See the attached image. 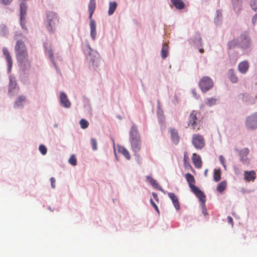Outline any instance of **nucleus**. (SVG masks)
Masks as SVG:
<instances>
[{"instance_id":"19","label":"nucleus","mask_w":257,"mask_h":257,"mask_svg":"<svg viewBox=\"0 0 257 257\" xmlns=\"http://www.w3.org/2000/svg\"><path fill=\"white\" fill-rule=\"evenodd\" d=\"M96 8V3L95 0H90L88 4V11L89 13V19H92V15Z\"/></svg>"},{"instance_id":"10","label":"nucleus","mask_w":257,"mask_h":257,"mask_svg":"<svg viewBox=\"0 0 257 257\" xmlns=\"http://www.w3.org/2000/svg\"><path fill=\"white\" fill-rule=\"evenodd\" d=\"M249 153V150L247 148H244L239 151L238 155L240 161L244 164L248 165L249 164V159L247 155Z\"/></svg>"},{"instance_id":"22","label":"nucleus","mask_w":257,"mask_h":257,"mask_svg":"<svg viewBox=\"0 0 257 257\" xmlns=\"http://www.w3.org/2000/svg\"><path fill=\"white\" fill-rule=\"evenodd\" d=\"M183 162L185 168L190 170L193 169L192 167L189 163V158L188 156V154L186 152L184 153Z\"/></svg>"},{"instance_id":"47","label":"nucleus","mask_w":257,"mask_h":257,"mask_svg":"<svg viewBox=\"0 0 257 257\" xmlns=\"http://www.w3.org/2000/svg\"><path fill=\"white\" fill-rule=\"evenodd\" d=\"M216 16L218 18H221L222 17V12L221 10H217L216 11Z\"/></svg>"},{"instance_id":"28","label":"nucleus","mask_w":257,"mask_h":257,"mask_svg":"<svg viewBox=\"0 0 257 257\" xmlns=\"http://www.w3.org/2000/svg\"><path fill=\"white\" fill-rule=\"evenodd\" d=\"M25 100V97L24 96H20L17 99L15 103V107H20L23 106V102Z\"/></svg>"},{"instance_id":"6","label":"nucleus","mask_w":257,"mask_h":257,"mask_svg":"<svg viewBox=\"0 0 257 257\" xmlns=\"http://www.w3.org/2000/svg\"><path fill=\"white\" fill-rule=\"evenodd\" d=\"M213 80L208 76L201 78L199 83V86L203 92H206L213 86Z\"/></svg>"},{"instance_id":"32","label":"nucleus","mask_w":257,"mask_h":257,"mask_svg":"<svg viewBox=\"0 0 257 257\" xmlns=\"http://www.w3.org/2000/svg\"><path fill=\"white\" fill-rule=\"evenodd\" d=\"M226 182L222 181L218 184L216 189L218 192L222 193L226 188Z\"/></svg>"},{"instance_id":"3","label":"nucleus","mask_w":257,"mask_h":257,"mask_svg":"<svg viewBox=\"0 0 257 257\" xmlns=\"http://www.w3.org/2000/svg\"><path fill=\"white\" fill-rule=\"evenodd\" d=\"M59 24V17L57 13L54 12H48L47 13L45 26L50 33L55 32Z\"/></svg>"},{"instance_id":"41","label":"nucleus","mask_w":257,"mask_h":257,"mask_svg":"<svg viewBox=\"0 0 257 257\" xmlns=\"http://www.w3.org/2000/svg\"><path fill=\"white\" fill-rule=\"evenodd\" d=\"M46 52L47 54L49 55V57L50 59L51 60V61L53 60V54L52 52V50L51 49H48L46 50Z\"/></svg>"},{"instance_id":"36","label":"nucleus","mask_w":257,"mask_h":257,"mask_svg":"<svg viewBox=\"0 0 257 257\" xmlns=\"http://www.w3.org/2000/svg\"><path fill=\"white\" fill-rule=\"evenodd\" d=\"M81 127L83 129H85L88 126L89 122L84 119H81L79 122Z\"/></svg>"},{"instance_id":"15","label":"nucleus","mask_w":257,"mask_h":257,"mask_svg":"<svg viewBox=\"0 0 257 257\" xmlns=\"http://www.w3.org/2000/svg\"><path fill=\"white\" fill-rule=\"evenodd\" d=\"M3 53L4 56H5L6 60L8 62V67L9 68H11L13 64V61L8 49L6 47L3 48Z\"/></svg>"},{"instance_id":"26","label":"nucleus","mask_w":257,"mask_h":257,"mask_svg":"<svg viewBox=\"0 0 257 257\" xmlns=\"http://www.w3.org/2000/svg\"><path fill=\"white\" fill-rule=\"evenodd\" d=\"M239 42L237 41L235 39H233L231 41L228 42L227 43V47L229 50L233 49L236 47H238Z\"/></svg>"},{"instance_id":"8","label":"nucleus","mask_w":257,"mask_h":257,"mask_svg":"<svg viewBox=\"0 0 257 257\" xmlns=\"http://www.w3.org/2000/svg\"><path fill=\"white\" fill-rule=\"evenodd\" d=\"M238 47L242 49H248L251 46V40L246 34L243 33L240 36Z\"/></svg>"},{"instance_id":"23","label":"nucleus","mask_w":257,"mask_h":257,"mask_svg":"<svg viewBox=\"0 0 257 257\" xmlns=\"http://www.w3.org/2000/svg\"><path fill=\"white\" fill-rule=\"evenodd\" d=\"M118 151L122 154L127 160L131 159V156L128 151L123 146H118Z\"/></svg>"},{"instance_id":"31","label":"nucleus","mask_w":257,"mask_h":257,"mask_svg":"<svg viewBox=\"0 0 257 257\" xmlns=\"http://www.w3.org/2000/svg\"><path fill=\"white\" fill-rule=\"evenodd\" d=\"M168 52V45L167 44H163L161 50V57L163 59H165L167 57Z\"/></svg>"},{"instance_id":"21","label":"nucleus","mask_w":257,"mask_h":257,"mask_svg":"<svg viewBox=\"0 0 257 257\" xmlns=\"http://www.w3.org/2000/svg\"><path fill=\"white\" fill-rule=\"evenodd\" d=\"M171 2L177 9L182 10L185 7L184 3L182 0H171Z\"/></svg>"},{"instance_id":"7","label":"nucleus","mask_w":257,"mask_h":257,"mask_svg":"<svg viewBox=\"0 0 257 257\" xmlns=\"http://www.w3.org/2000/svg\"><path fill=\"white\" fill-rule=\"evenodd\" d=\"M192 143L196 149H202L205 144V142L202 136L199 134H195L192 136Z\"/></svg>"},{"instance_id":"14","label":"nucleus","mask_w":257,"mask_h":257,"mask_svg":"<svg viewBox=\"0 0 257 257\" xmlns=\"http://www.w3.org/2000/svg\"><path fill=\"white\" fill-rule=\"evenodd\" d=\"M256 178V173L254 171H244V179L247 182L253 181Z\"/></svg>"},{"instance_id":"25","label":"nucleus","mask_w":257,"mask_h":257,"mask_svg":"<svg viewBox=\"0 0 257 257\" xmlns=\"http://www.w3.org/2000/svg\"><path fill=\"white\" fill-rule=\"evenodd\" d=\"M117 6V4L116 2H110L109 4V10H108V15H112L114 12Z\"/></svg>"},{"instance_id":"42","label":"nucleus","mask_w":257,"mask_h":257,"mask_svg":"<svg viewBox=\"0 0 257 257\" xmlns=\"http://www.w3.org/2000/svg\"><path fill=\"white\" fill-rule=\"evenodd\" d=\"M150 203L154 206V207L155 208V210L158 213H159V210L158 209V207L157 205L154 203V202L153 201V199L152 198L150 199Z\"/></svg>"},{"instance_id":"9","label":"nucleus","mask_w":257,"mask_h":257,"mask_svg":"<svg viewBox=\"0 0 257 257\" xmlns=\"http://www.w3.org/2000/svg\"><path fill=\"white\" fill-rule=\"evenodd\" d=\"M245 125L249 130H255L257 128V112L246 117Z\"/></svg>"},{"instance_id":"29","label":"nucleus","mask_w":257,"mask_h":257,"mask_svg":"<svg viewBox=\"0 0 257 257\" xmlns=\"http://www.w3.org/2000/svg\"><path fill=\"white\" fill-rule=\"evenodd\" d=\"M147 180L148 182L154 187H156L158 189H159L160 190H162V188L160 187V186L158 185L157 181L154 179L152 177L147 176L146 177Z\"/></svg>"},{"instance_id":"53","label":"nucleus","mask_w":257,"mask_h":257,"mask_svg":"<svg viewBox=\"0 0 257 257\" xmlns=\"http://www.w3.org/2000/svg\"><path fill=\"white\" fill-rule=\"evenodd\" d=\"M207 171L206 170V171H205V175H206Z\"/></svg>"},{"instance_id":"48","label":"nucleus","mask_w":257,"mask_h":257,"mask_svg":"<svg viewBox=\"0 0 257 257\" xmlns=\"http://www.w3.org/2000/svg\"><path fill=\"white\" fill-rule=\"evenodd\" d=\"M192 93H193V96L196 98H198V97H199V96L198 95H197L196 92V90L195 89H193L192 90Z\"/></svg>"},{"instance_id":"4","label":"nucleus","mask_w":257,"mask_h":257,"mask_svg":"<svg viewBox=\"0 0 257 257\" xmlns=\"http://www.w3.org/2000/svg\"><path fill=\"white\" fill-rule=\"evenodd\" d=\"M185 178L191 191L195 194L201 202L204 203L206 201L205 195L195 185V181L194 176L190 173H188L185 175Z\"/></svg>"},{"instance_id":"54","label":"nucleus","mask_w":257,"mask_h":257,"mask_svg":"<svg viewBox=\"0 0 257 257\" xmlns=\"http://www.w3.org/2000/svg\"><path fill=\"white\" fill-rule=\"evenodd\" d=\"M238 7V10H239L240 9V5H239Z\"/></svg>"},{"instance_id":"44","label":"nucleus","mask_w":257,"mask_h":257,"mask_svg":"<svg viewBox=\"0 0 257 257\" xmlns=\"http://www.w3.org/2000/svg\"><path fill=\"white\" fill-rule=\"evenodd\" d=\"M252 23L253 26L257 23V13L252 18Z\"/></svg>"},{"instance_id":"37","label":"nucleus","mask_w":257,"mask_h":257,"mask_svg":"<svg viewBox=\"0 0 257 257\" xmlns=\"http://www.w3.org/2000/svg\"><path fill=\"white\" fill-rule=\"evenodd\" d=\"M69 162L70 164H71L73 166H75L77 164V160L76 159L74 155H72L69 159Z\"/></svg>"},{"instance_id":"12","label":"nucleus","mask_w":257,"mask_h":257,"mask_svg":"<svg viewBox=\"0 0 257 257\" xmlns=\"http://www.w3.org/2000/svg\"><path fill=\"white\" fill-rule=\"evenodd\" d=\"M60 100L61 105L66 108L70 107L71 103L69 101L66 94L64 92H61L60 95Z\"/></svg>"},{"instance_id":"51","label":"nucleus","mask_w":257,"mask_h":257,"mask_svg":"<svg viewBox=\"0 0 257 257\" xmlns=\"http://www.w3.org/2000/svg\"><path fill=\"white\" fill-rule=\"evenodd\" d=\"M199 51H200V52L201 53H204V49L201 48V49H200L199 50Z\"/></svg>"},{"instance_id":"30","label":"nucleus","mask_w":257,"mask_h":257,"mask_svg":"<svg viewBox=\"0 0 257 257\" xmlns=\"http://www.w3.org/2000/svg\"><path fill=\"white\" fill-rule=\"evenodd\" d=\"M20 10H21V21L25 18L24 16L26 13L27 11V6L25 3H22L20 5Z\"/></svg>"},{"instance_id":"33","label":"nucleus","mask_w":257,"mask_h":257,"mask_svg":"<svg viewBox=\"0 0 257 257\" xmlns=\"http://www.w3.org/2000/svg\"><path fill=\"white\" fill-rule=\"evenodd\" d=\"M201 41V35L199 33L195 34V38L194 39H190V42L193 44L198 43L200 44Z\"/></svg>"},{"instance_id":"27","label":"nucleus","mask_w":257,"mask_h":257,"mask_svg":"<svg viewBox=\"0 0 257 257\" xmlns=\"http://www.w3.org/2000/svg\"><path fill=\"white\" fill-rule=\"evenodd\" d=\"M9 34V30L7 27L2 24L0 25V36H7Z\"/></svg>"},{"instance_id":"5","label":"nucleus","mask_w":257,"mask_h":257,"mask_svg":"<svg viewBox=\"0 0 257 257\" xmlns=\"http://www.w3.org/2000/svg\"><path fill=\"white\" fill-rule=\"evenodd\" d=\"M199 115L198 112L193 110L188 118V126L195 132L199 131L202 124V121L198 117Z\"/></svg>"},{"instance_id":"2","label":"nucleus","mask_w":257,"mask_h":257,"mask_svg":"<svg viewBox=\"0 0 257 257\" xmlns=\"http://www.w3.org/2000/svg\"><path fill=\"white\" fill-rule=\"evenodd\" d=\"M130 140L132 150L135 153V155L139 157L136 153L141 150V140L138 130L135 125H133L130 133Z\"/></svg>"},{"instance_id":"16","label":"nucleus","mask_w":257,"mask_h":257,"mask_svg":"<svg viewBox=\"0 0 257 257\" xmlns=\"http://www.w3.org/2000/svg\"><path fill=\"white\" fill-rule=\"evenodd\" d=\"M170 132L171 135L172 141L175 145L178 144L180 140L178 131L176 129L171 128L170 130Z\"/></svg>"},{"instance_id":"20","label":"nucleus","mask_w":257,"mask_h":257,"mask_svg":"<svg viewBox=\"0 0 257 257\" xmlns=\"http://www.w3.org/2000/svg\"><path fill=\"white\" fill-rule=\"evenodd\" d=\"M228 78L232 83H237L238 81V77H237L234 70L233 69H229L227 73Z\"/></svg>"},{"instance_id":"50","label":"nucleus","mask_w":257,"mask_h":257,"mask_svg":"<svg viewBox=\"0 0 257 257\" xmlns=\"http://www.w3.org/2000/svg\"><path fill=\"white\" fill-rule=\"evenodd\" d=\"M219 160L220 161V162H221V163L222 164H224V158H223V157L222 156H220V157H219Z\"/></svg>"},{"instance_id":"52","label":"nucleus","mask_w":257,"mask_h":257,"mask_svg":"<svg viewBox=\"0 0 257 257\" xmlns=\"http://www.w3.org/2000/svg\"><path fill=\"white\" fill-rule=\"evenodd\" d=\"M233 7H234V10H236V7L234 5H233Z\"/></svg>"},{"instance_id":"45","label":"nucleus","mask_w":257,"mask_h":257,"mask_svg":"<svg viewBox=\"0 0 257 257\" xmlns=\"http://www.w3.org/2000/svg\"><path fill=\"white\" fill-rule=\"evenodd\" d=\"M12 1L13 0H0V2L1 3L6 5L10 4Z\"/></svg>"},{"instance_id":"17","label":"nucleus","mask_w":257,"mask_h":257,"mask_svg":"<svg viewBox=\"0 0 257 257\" xmlns=\"http://www.w3.org/2000/svg\"><path fill=\"white\" fill-rule=\"evenodd\" d=\"M168 196L172 200L175 208L177 210H179L180 204L177 196L174 193H169Z\"/></svg>"},{"instance_id":"38","label":"nucleus","mask_w":257,"mask_h":257,"mask_svg":"<svg viewBox=\"0 0 257 257\" xmlns=\"http://www.w3.org/2000/svg\"><path fill=\"white\" fill-rule=\"evenodd\" d=\"M250 6L253 10L257 11V0H251L250 2Z\"/></svg>"},{"instance_id":"49","label":"nucleus","mask_w":257,"mask_h":257,"mask_svg":"<svg viewBox=\"0 0 257 257\" xmlns=\"http://www.w3.org/2000/svg\"><path fill=\"white\" fill-rule=\"evenodd\" d=\"M152 195L153 196L154 198L156 199V200L157 201H158L159 198L157 194L155 192H153Z\"/></svg>"},{"instance_id":"46","label":"nucleus","mask_w":257,"mask_h":257,"mask_svg":"<svg viewBox=\"0 0 257 257\" xmlns=\"http://www.w3.org/2000/svg\"><path fill=\"white\" fill-rule=\"evenodd\" d=\"M227 220H228V223L229 224H230L231 225V226H232L233 225V219H232V217L231 216H228Z\"/></svg>"},{"instance_id":"24","label":"nucleus","mask_w":257,"mask_h":257,"mask_svg":"<svg viewBox=\"0 0 257 257\" xmlns=\"http://www.w3.org/2000/svg\"><path fill=\"white\" fill-rule=\"evenodd\" d=\"M17 85V84L16 80L12 77H10L9 86V92L12 93L13 90L16 89Z\"/></svg>"},{"instance_id":"34","label":"nucleus","mask_w":257,"mask_h":257,"mask_svg":"<svg viewBox=\"0 0 257 257\" xmlns=\"http://www.w3.org/2000/svg\"><path fill=\"white\" fill-rule=\"evenodd\" d=\"M217 99L215 98H208L206 99L205 103L208 106H211L216 103Z\"/></svg>"},{"instance_id":"35","label":"nucleus","mask_w":257,"mask_h":257,"mask_svg":"<svg viewBox=\"0 0 257 257\" xmlns=\"http://www.w3.org/2000/svg\"><path fill=\"white\" fill-rule=\"evenodd\" d=\"M214 180L216 182H218L221 179V171L220 169L215 170L214 175H213Z\"/></svg>"},{"instance_id":"13","label":"nucleus","mask_w":257,"mask_h":257,"mask_svg":"<svg viewBox=\"0 0 257 257\" xmlns=\"http://www.w3.org/2000/svg\"><path fill=\"white\" fill-rule=\"evenodd\" d=\"M193 163L197 169H200L202 167V161L200 156L196 153H193L192 156Z\"/></svg>"},{"instance_id":"11","label":"nucleus","mask_w":257,"mask_h":257,"mask_svg":"<svg viewBox=\"0 0 257 257\" xmlns=\"http://www.w3.org/2000/svg\"><path fill=\"white\" fill-rule=\"evenodd\" d=\"M249 63L247 60H244L239 63L237 69L241 74H245L249 69Z\"/></svg>"},{"instance_id":"40","label":"nucleus","mask_w":257,"mask_h":257,"mask_svg":"<svg viewBox=\"0 0 257 257\" xmlns=\"http://www.w3.org/2000/svg\"><path fill=\"white\" fill-rule=\"evenodd\" d=\"M91 144L92 149L94 151L96 150L97 149V142L95 139L92 138L91 139Z\"/></svg>"},{"instance_id":"43","label":"nucleus","mask_w":257,"mask_h":257,"mask_svg":"<svg viewBox=\"0 0 257 257\" xmlns=\"http://www.w3.org/2000/svg\"><path fill=\"white\" fill-rule=\"evenodd\" d=\"M50 181H51V185L52 188H55V179L54 177L50 178Z\"/></svg>"},{"instance_id":"39","label":"nucleus","mask_w":257,"mask_h":257,"mask_svg":"<svg viewBox=\"0 0 257 257\" xmlns=\"http://www.w3.org/2000/svg\"><path fill=\"white\" fill-rule=\"evenodd\" d=\"M39 150L43 155H45L46 154L47 152V149L44 145H40L39 147Z\"/></svg>"},{"instance_id":"18","label":"nucleus","mask_w":257,"mask_h":257,"mask_svg":"<svg viewBox=\"0 0 257 257\" xmlns=\"http://www.w3.org/2000/svg\"><path fill=\"white\" fill-rule=\"evenodd\" d=\"M90 35L93 40H94L96 36V24L94 20L90 19Z\"/></svg>"},{"instance_id":"1","label":"nucleus","mask_w":257,"mask_h":257,"mask_svg":"<svg viewBox=\"0 0 257 257\" xmlns=\"http://www.w3.org/2000/svg\"><path fill=\"white\" fill-rule=\"evenodd\" d=\"M18 35L15 36L17 42L15 46L16 57L19 62L22 65L28 64L30 66V61L29 60V55L26 46L22 40H18Z\"/></svg>"}]
</instances>
